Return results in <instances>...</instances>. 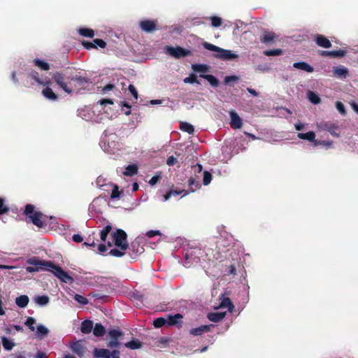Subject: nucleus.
<instances>
[{"label":"nucleus","instance_id":"nucleus-1","mask_svg":"<svg viewBox=\"0 0 358 358\" xmlns=\"http://www.w3.org/2000/svg\"><path fill=\"white\" fill-rule=\"evenodd\" d=\"M27 264L29 265H41L48 267V268H46V271H51L63 282L71 283L74 281L73 278L64 271L62 268L54 264L52 262L40 260L37 257H32L27 260Z\"/></svg>","mask_w":358,"mask_h":358},{"label":"nucleus","instance_id":"nucleus-2","mask_svg":"<svg viewBox=\"0 0 358 358\" xmlns=\"http://www.w3.org/2000/svg\"><path fill=\"white\" fill-rule=\"evenodd\" d=\"M73 71L69 69L53 74L54 81L67 94L72 93L73 85L71 84Z\"/></svg>","mask_w":358,"mask_h":358},{"label":"nucleus","instance_id":"nucleus-3","mask_svg":"<svg viewBox=\"0 0 358 358\" xmlns=\"http://www.w3.org/2000/svg\"><path fill=\"white\" fill-rule=\"evenodd\" d=\"M203 46L208 50L216 52L214 57L224 61L234 59L238 58V55L231 52V51L220 48L214 44L204 42Z\"/></svg>","mask_w":358,"mask_h":358},{"label":"nucleus","instance_id":"nucleus-4","mask_svg":"<svg viewBox=\"0 0 358 358\" xmlns=\"http://www.w3.org/2000/svg\"><path fill=\"white\" fill-rule=\"evenodd\" d=\"M35 206L33 204H27L24 208V215L29 217L35 226L41 228L43 226V214L40 211H35Z\"/></svg>","mask_w":358,"mask_h":358},{"label":"nucleus","instance_id":"nucleus-5","mask_svg":"<svg viewBox=\"0 0 358 358\" xmlns=\"http://www.w3.org/2000/svg\"><path fill=\"white\" fill-rule=\"evenodd\" d=\"M110 341L107 343L109 348H120L122 346V340L124 332L120 329H110L108 333Z\"/></svg>","mask_w":358,"mask_h":358},{"label":"nucleus","instance_id":"nucleus-6","mask_svg":"<svg viewBox=\"0 0 358 358\" xmlns=\"http://www.w3.org/2000/svg\"><path fill=\"white\" fill-rule=\"evenodd\" d=\"M113 244L122 250H127L129 243L127 242V234L121 229H117L112 234Z\"/></svg>","mask_w":358,"mask_h":358},{"label":"nucleus","instance_id":"nucleus-7","mask_svg":"<svg viewBox=\"0 0 358 358\" xmlns=\"http://www.w3.org/2000/svg\"><path fill=\"white\" fill-rule=\"evenodd\" d=\"M165 50L166 53L176 59L192 55V52L190 50L185 49L180 46L173 47L167 45L166 46Z\"/></svg>","mask_w":358,"mask_h":358},{"label":"nucleus","instance_id":"nucleus-8","mask_svg":"<svg viewBox=\"0 0 358 358\" xmlns=\"http://www.w3.org/2000/svg\"><path fill=\"white\" fill-rule=\"evenodd\" d=\"M127 250L130 255H139L144 252L143 238L138 236L130 244Z\"/></svg>","mask_w":358,"mask_h":358},{"label":"nucleus","instance_id":"nucleus-9","mask_svg":"<svg viewBox=\"0 0 358 358\" xmlns=\"http://www.w3.org/2000/svg\"><path fill=\"white\" fill-rule=\"evenodd\" d=\"M89 83L87 78L81 76L78 74L73 73L72 80L71 84L73 85L72 92L79 91L81 88L84 87L86 84Z\"/></svg>","mask_w":358,"mask_h":358},{"label":"nucleus","instance_id":"nucleus-10","mask_svg":"<svg viewBox=\"0 0 358 358\" xmlns=\"http://www.w3.org/2000/svg\"><path fill=\"white\" fill-rule=\"evenodd\" d=\"M319 127L321 130H324V131H327L328 132H329L331 134V135H332L333 136H335V137H338L339 136V134H340V128L339 127L335 124V123H332V122H321L320 124H319Z\"/></svg>","mask_w":358,"mask_h":358},{"label":"nucleus","instance_id":"nucleus-11","mask_svg":"<svg viewBox=\"0 0 358 358\" xmlns=\"http://www.w3.org/2000/svg\"><path fill=\"white\" fill-rule=\"evenodd\" d=\"M139 27L145 32L152 33L157 28V20H144L139 22Z\"/></svg>","mask_w":358,"mask_h":358},{"label":"nucleus","instance_id":"nucleus-12","mask_svg":"<svg viewBox=\"0 0 358 358\" xmlns=\"http://www.w3.org/2000/svg\"><path fill=\"white\" fill-rule=\"evenodd\" d=\"M83 341L80 340L73 342L70 345L71 351L80 357H83L85 353L86 348L83 345Z\"/></svg>","mask_w":358,"mask_h":358},{"label":"nucleus","instance_id":"nucleus-13","mask_svg":"<svg viewBox=\"0 0 358 358\" xmlns=\"http://www.w3.org/2000/svg\"><path fill=\"white\" fill-rule=\"evenodd\" d=\"M231 117L230 126L232 129H241L243 126L242 119L239 117L236 112L231 110L229 112Z\"/></svg>","mask_w":358,"mask_h":358},{"label":"nucleus","instance_id":"nucleus-14","mask_svg":"<svg viewBox=\"0 0 358 358\" xmlns=\"http://www.w3.org/2000/svg\"><path fill=\"white\" fill-rule=\"evenodd\" d=\"M166 325L171 327L175 325L181 326L182 315L180 313H176L175 315H167L165 316Z\"/></svg>","mask_w":358,"mask_h":358},{"label":"nucleus","instance_id":"nucleus-15","mask_svg":"<svg viewBox=\"0 0 358 358\" xmlns=\"http://www.w3.org/2000/svg\"><path fill=\"white\" fill-rule=\"evenodd\" d=\"M212 327V324H208L192 328L189 330V334L194 336H201L204 333L210 331Z\"/></svg>","mask_w":358,"mask_h":358},{"label":"nucleus","instance_id":"nucleus-16","mask_svg":"<svg viewBox=\"0 0 358 358\" xmlns=\"http://www.w3.org/2000/svg\"><path fill=\"white\" fill-rule=\"evenodd\" d=\"M315 41L317 45L324 48H329L331 47V43L330 41L323 35L317 34L315 36Z\"/></svg>","mask_w":358,"mask_h":358},{"label":"nucleus","instance_id":"nucleus-17","mask_svg":"<svg viewBox=\"0 0 358 358\" xmlns=\"http://www.w3.org/2000/svg\"><path fill=\"white\" fill-rule=\"evenodd\" d=\"M297 137L300 139L307 140L308 141L314 142V144L317 145V141L315 140V134L313 131H310L307 133H298Z\"/></svg>","mask_w":358,"mask_h":358},{"label":"nucleus","instance_id":"nucleus-18","mask_svg":"<svg viewBox=\"0 0 358 358\" xmlns=\"http://www.w3.org/2000/svg\"><path fill=\"white\" fill-rule=\"evenodd\" d=\"M293 66L297 69L303 70L308 73H312L314 71L313 67L305 62H295L294 63Z\"/></svg>","mask_w":358,"mask_h":358},{"label":"nucleus","instance_id":"nucleus-19","mask_svg":"<svg viewBox=\"0 0 358 358\" xmlns=\"http://www.w3.org/2000/svg\"><path fill=\"white\" fill-rule=\"evenodd\" d=\"M275 38V34L272 31H264L260 36V41L263 43H268L273 41Z\"/></svg>","mask_w":358,"mask_h":358},{"label":"nucleus","instance_id":"nucleus-20","mask_svg":"<svg viewBox=\"0 0 358 358\" xmlns=\"http://www.w3.org/2000/svg\"><path fill=\"white\" fill-rule=\"evenodd\" d=\"M42 94L49 100L56 101L58 99V96L48 85L42 90Z\"/></svg>","mask_w":358,"mask_h":358},{"label":"nucleus","instance_id":"nucleus-21","mask_svg":"<svg viewBox=\"0 0 358 358\" xmlns=\"http://www.w3.org/2000/svg\"><path fill=\"white\" fill-rule=\"evenodd\" d=\"M93 329V322L85 320L81 323L80 331L83 334H90Z\"/></svg>","mask_w":358,"mask_h":358},{"label":"nucleus","instance_id":"nucleus-22","mask_svg":"<svg viewBox=\"0 0 358 358\" xmlns=\"http://www.w3.org/2000/svg\"><path fill=\"white\" fill-rule=\"evenodd\" d=\"M94 357L96 358H110V350L103 348H95Z\"/></svg>","mask_w":358,"mask_h":358},{"label":"nucleus","instance_id":"nucleus-23","mask_svg":"<svg viewBox=\"0 0 358 358\" xmlns=\"http://www.w3.org/2000/svg\"><path fill=\"white\" fill-rule=\"evenodd\" d=\"M29 77L35 80L39 85H49L50 84V80H43L40 78L39 73L36 71H31L29 73Z\"/></svg>","mask_w":358,"mask_h":358},{"label":"nucleus","instance_id":"nucleus-24","mask_svg":"<svg viewBox=\"0 0 358 358\" xmlns=\"http://www.w3.org/2000/svg\"><path fill=\"white\" fill-rule=\"evenodd\" d=\"M200 78L206 79L213 87H218L220 83L218 79L210 74H200Z\"/></svg>","mask_w":358,"mask_h":358},{"label":"nucleus","instance_id":"nucleus-25","mask_svg":"<svg viewBox=\"0 0 358 358\" xmlns=\"http://www.w3.org/2000/svg\"><path fill=\"white\" fill-rule=\"evenodd\" d=\"M225 317V313H210L207 317L213 322H218Z\"/></svg>","mask_w":358,"mask_h":358},{"label":"nucleus","instance_id":"nucleus-26","mask_svg":"<svg viewBox=\"0 0 358 358\" xmlns=\"http://www.w3.org/2000/svg\"><path fill=\"white\" fill-rule=\"evenodd\" d=\"M29 301V299L27 295H21L15 299V303L19 308L26 307Z\"/></svg>","mask_w":358,"mask_h":358},{"label":"nucleus","instance_id":"nucleus-27","mask_svg":"<svg viewBox=\"0 0 358 358\" xmlns=\"http://www.w3.org/2000/svg\"><path fill=\"white\" fill-rule=\"evenodd\" d=\"M334 73L340 77V78H345L348 75V69L343 66H336L333 70Z\"/></svg>","mask_w":358,"mask_h":358},{"label":"nucleus","instance_id":"nucleus-28","mask_svg":"<svg viewBox=\"0 0 358 358\" xmlns=\"http://www.w3.org/2000/svg\"><path fill=\"white\" fill-rule=\"evenodd\" d=\"M33 63L35 66L43 71H48L50 69V64L48 62L39 59H34L33 60Z\"/></svg>","mask_w":358,"mask_h":358},{"label":"nucleus","instance_id":"nucleus-29","mask_svg":"<svg viewBox=\"0 0 358 358\" xmlns=\"http://www.w3.org/2000/svg\"><path fill=\"white\" fill-rule=\"evenodd\" d=\"M92 329L93 334L96 336H103L106 333V329L101 323H96Z\"/></svg>","mask_w":358,"mask_h":358},{"label":"nucleus","instance_id":"nucleus-30","mask_svg":"<svg viewBox=\"0 0 358 358\" xmlns=\"http://www.w3.org/2000/svg\"><path fill=\"white\" fill-rule=\"evenodd\" d=\"M124 345L126 348L131 350H137L142 347V343L137 339L127 342Z\"/></svg>","mask_w":358,"mask_h":358},{"label":"nucleus","instance_id":"nucleus-31","mask_svg":"<svg viewBox=\"0 0 358 358\" xmlns=\"http://www.w3.org/2000/svg\"><path fill=\"white\" fill-rule=\"evenodd\" d=\"M192 69L197 73H206L209 71V66L206 64H194L192 65Z\"/></svg>","mask_w":358,"mask_h":358},{"label":"nucleus","instance_id":"nucleus-32","mask_svg":"<svg viewBox=\"0 0 358 358\" xmlns=\"http://www.w3.org/2000/svg\"><path fill=\"white\" fill-rule=\"evenodd\" d=\"M78 33L82 36L90 38L94 36V31L90 28H80L78 29Z\"/></svg>","mask_w":358,"mask_h":358},{"label":"nucleus","instance_id":"nucleus-33","mask_svg":"<svg viewBox=\"0 0 358 358\" xmlns=\"http://www.w3.org/2000/svg\"><path fill=\"white\" fill-rule=\"evenodd\" d=\"M182 192H185L184 195H187L188 194L187 191L185 189H173L170 190L169 192H166V194L164 196V200L167 201L169 200L172 195L176 196L180 195Z\"/></svg>","mask_w":358,"mask_h":358},{"label":"nucleus","instance_id":"nucleus-34","mask_svg":"<svg viewBox=\"0 0 358 358\" xmlns=\"http://www.w3.org/2000/svg\"><path fill=\"white\" fill-rule=\"evenodd\" d=\"M138 173V167L135 164L128 165L125 171H124V175L127 176H132Z\"/></svg>","mask_w":358,"mask_h":358},{"label":"nucleus","instance_id":"nucleus-35","mask_svg":"<svg viewBox=\"0 0 358 358\" xmlns=\"http://www.w3.org/2000/svg\"><path fill=\"white\" fill-rule=\"evenodd\" d=\"M112 230V226L110 224H107L100 231V238L103 242L106 241L108 235Z\"/></svg>","mask_w":358,"mask_h":358},{"label":"nucleus","instance_id":"nucleus-36","mask_svg":"<svg viewBox=\"0 0 358 358\" xmlns=\"http://www.w3.org/2000/svg\"><path fill=\"white\" fill-rule=\"evenodd\" d=\"M1 343L6 350H10L15 346V343L5 336L1 338Z\"/></svg>","mask_w":358,"mask_h":358},{"label":"nucleus","instance_id":"nucleus-37","mask_svg":"<svg viewBox=\"0 0 358 358\" xmlns=\"http://www.w3.org/2000/svg\"><path fill=\"white\" fill-rule=\"evenodd\" d=\"M180 129L181 130L188 133L189 134H192L194 131V128L193 125H192L191 124H189L188 122H185L180 123Z\"/></svg>","mask_w":358,"mask_h":358},{"label":"nucleus","instance_id":"nucleus-38","mask_svg":"<svg viewBox=\"0 0 358 358\" xmlns=\"http://www.w3.org/2000/svg\"><path fill=\"white\" fill-rule=\"evenodd\" d=\"M308 98L309 101L313 104H318L321 102V99L319 97V96L312 91H309L308 92Z\"/></svg>","mask_w":358,"mask_h":358},{"label":"nucleus","instance_id":"nucleus-39","mask_svg":"<svg viewBox=\"0 0 358 358\" xmlns=\"http://www.w3.org/2000/svg\"><path fill=\"white\" fill-rule=\"evenodd\" d=\"M49 333V330L47 327L43 326V324H38L37 326V331L36 335L38 337L42 338L45 336H47Z\"/></svg>","mask_w":358,"mask_h":358},{"label":"nucleus","instance_id":"nucleus-40","mask_svg":"<svg viewBox=\"0 0 358 358\" xmlns=\"http://www.w3.org/2000/svg\"><path fill=\"white\" fill-rule=\"evenodd\" d=\"M189 190L194 192L196 189H199L201 185L198 181H196L192 177L188 180Z\"/></svg>","mask_w":358,"mask_h":358},{"label":"nucleus","instance_id":"nucleus-41","mask_svg":"<svg viewBox=\"0 0 358 358\" xmlns=\"http://www.w3.org/2000/svg\"><path fill=\"white\" fill-rule=\"evenodd\" d=\"M220 306L222 308H227L229 310L231 311L234 308V305L229 297H224L222 299Z\"/></svg>","mask_w":358,"mask_h":358},{"label":"nucleus","instance_id":"nucleus-42","mask_svg":"<svg viewBox=\"0 0 358 358\" xmlns=\"http://www.w3.org/2000/svg\"><path fill=\"white\" fill-rule=\"evenodd\" d=\"M127 250H122L121 248H113L111 249L109 252V255L110 256L116 257H121L124 256L126 254Z\"/></svg>","mask_w":358,"mask_h":358},{"label":"nucleus","instance_id":"nucleus-43","mask_svg":"<svg viewBox=\"0 0 358 358\" xmlns=\"http://www.w3.org/2000/svg\"><path fill=\"white\" fill-rule=\"evenodd\" d=\"M50 299L46 295L38 296L35 298V301L38 305L45 306L49 303Z\"/></svg>","mask_w":358,"mask_h":358},{"label":"nucleus","instance_id":"nucleus-44","mask_svg":"<svg viewBox=\"0 0 358 358\" xmlns=\"http://www.w3.org/2000/svg\"><path fill=\"white\" fill-rule=\"evenodd\" d=\"M184 82L185 83H191V84L196 83L199 85L201 84L200 81L197 78L196 75H195L194 73H192L188 77L185 78L184 79Z\"/></svg>","mask_w":358,"mask_h":358},{"label":"nucleus","instance_id":"nucleus-45","mask_svg":"<svg viewBox=\"0 0 358 358\" xmlns=\"http://www.w3.org/2000/svg\"><path fill=\"white\" fill-rule=\"evenodd\" d=\"M282 54V50L281 49L266 50L264 51V55L266 56H278Z\"/></svg>","mask_w":358,"mask_h":358},{"label":"nucleus","instance_id":"nucleus-46","mask_svg":"<svg viewBox=\"0 0 358 358\" xmlns=\"http://www.w3.org/2000/svg\"><path fill=\"white\" fill-rule=\"evenodd\" d=\"M346 51L343 50L329 51V57H343L345 55Z\"/></svg>","mask_w":358,"mask_h":358},{"label":"nucleus","instance_id":"nucleus-47","mask_svg":"<svg viewBox=\"0 0 358 358\" xmlns=\"http://www.w3.org/2000/svg\"><path fill=\"white\" fill-rule=\"evenodd\" d=\"M166 324V317H157L153 321V325L156 328H160L164 325Z\"/></svg>","mask_w":358,"mask_h":358},{"label":"nucleus","instance_id":"nucleus-48","mask_svg":"<svg viewBox=\"0 0 358 358\" xmlns=\"http://www.w3.org/2000/svg\"><path fill=\"white\" fill-rule=\"evenodd\" d=\"M35 266H27L26 268V270L29 273H33L38 271L39 270H46V268H48V267H45V266H41V265H34Z\"/></svg>","mask_w":358,"mask_h":358},{"label":"nucleus","instance_id":"nucleus-49","mask_svg":"<svg viewBox=\"0 0 358 358\" xmlns=\"http://www.w3.org/2000/svg\"><path fill=\"white\" fill-rule=\"evenodd\" d=\"M211 24L213 27H219L222 24V20L220 17L217 16H213L210 17Z\"/></svg>","mask_w":358,"mask_h":358},{"label":"nucleus","instance_id":"nucleus-50","mask_svg":"<svg viewBox=\"0 0 358 358\" xmlns=\"http://www.w3.org/2000/svg\"><path fill=\"white\" fill-rule=\"evenodd\" d=\"M212 180V174L207 171L203 172V183L204 185H208L210 183Z\"/></svg>","mask_w":358,"mask_h":358},{"label":"nucleus","instance_id":"nucleus-51","mask_svg":"<svg viewBox=\"0 0 358 358\" xmlns=\"http://www.w3.org/2000/svg\"><path fill=\"white\" fill-rule=\"evenodd\" d=\"M31 354L27 353L26 352H20L11 355V358H30Z\"/></svg>","mask_w":358,"mask_h":358},{"label":"nucleus","instance_id":"nucleus-52","mask_svg":"<svg viewBox=\"0 0 358 358\" xmlns=\"http://www.w3.org/2000/svg\"><path fill=\"white\" fill-rule=\"evenodd\" d=\"M74 299L77 302H78L79 303H80V304H82L83 306L84 305H87L88 303V302H89L88 299L86 297H85V296H82L80 294H76L74 296Z\"/></svg>","mask_w":358,"mask_h":358},{"label":"nucleus","instance_id":"nucleus-53","mask_svg":"<svg viewBox=\"0 0 358 358\" xmlns=\"http://www.w3.org/2000/svg\"><path fill=\"white\" fill-rule=\"evenodd\" d=\"M36 323V320L34 317H29L25 322V325L29 327V329L34 331L35 330L34 324Z\"/></svg>","mask_w":358,"mask_h":358},{"label":"nucleus","instance_id":"nucleus-54","mask_svg":"<svg viewBox=\"0 0 358 358\" xmlns=\"http://www.w3.org/2000/svg\"><path fill=\"white\" fill-rule=\"evenodd\" d=\"M120 194L121 192L119 190V187L117 185H114L110 194V198L112 199L119 198Z\"/></svg>","mask_w":358,"mask_h":358},{"label":"nucleus","instance_id":"nucleus-55","mask_svg":"<svg viewBox=\"0 0 358 358\" xmlns=\"http://www.w3.org/2000/svg\"><path fill=\"white\" fill-rule=\"evenodd\" d=\"M336 108L341 115H346V110L345 106L341 101H338L336 102Z\"/></svg>","mask_w":358,"mask_h":358},{"label":"nucleus","instance_id":"nucleus-56","mask_svg":"<svg viewBox=\"0 0 358 358\" xmlns=\"http://www.w3.org/2000/svg\"><path fill=\"white\" fill-rule=\"evenodd\" d=\"M4 203V199L0 198V215H3L9 211V208L6 206Z\"/></svg>","mask_w":358,"mask_h":358},{"label":"nucleus","instance_id":"nucleus-57","mask_svg":"<svg viewBox=\"0 0 358 358\" xmlns=\"http://www.w3.org/2000/svg\"><path fill=\"white\" fill-rule=\"evenodd\" d=\"M93 42L96 45V48L97 47L101 48H105L106 47V43L103 39L96 38L93 40Z\"/></svg>","mask_w":358,"mask_h":358},{"label":"nucleus","instance_id":"nucleus-58","mask_svg":"<svg viewBox=\"0 0 358 358\" xmlns=\"http://www.w3.org/2000/svg\"><path fill=\"white\" fill-rule=\"evenodd\" d=\"M82 45L86 50H91L93 48H96V45L94 44V42H89V41H83L82 42Z\"/></svg>","mask_w":358,"mask_h":358},{"label":"nucleus","instance_id":"nucleus-59","mask_svg":"<svg viewBox=\"0 0 358 358\" xmlns=\"http://www.w3.org/2000/svg\"><path fill=\"white\" fill-rule=\"evenodd\" d=\"M128 89H129V92H131V94L134 97V99H138V92H137L136 87H134V85H131V84L129 85Z\"/></svg>","mask_w":358,"mask_h":358},{"label":"nucleus","instance_id":"nucleus-60","mask_svg":"<svg viewBox=\"0 0 358 358\" xmlns=\"http://www.w3.org/2000/svg\"><path fill=\"white\" fill-rule=\"evenodd\" d=\"M238 80V77L236 76H226L224 78V83L226 84L229 83L230 82H235Z\"/></svg>","mask_w":358,"mask_h":358},{"label":"nucleus","instance_id":"nucleus-61","mask_svg":"<svg viewBox=\"0 0 358 358\" xmlns=\"http://www.w3.org/2000/svg\"><path fill=\"white\" fill-rule=\"evenodd\" d=\"M161 235V232L159 230H150L146 233V236L149 238H152L155 236Z\"/></svg>","mask_w":358,"mask_h":358},{"label":"nucleus","instance_id":"nucleus-62","mask_svg":"<svg viewBox=\"0 0 358 358\" xmlns=\"http://www.w3.org/2000/svg\"><path fill=\"white\" fill-rule=\"evenodd\" d=\"M160 179V176L159 175H155L154 176H152L150 180H149V184L152 186L156 185L158 181Z\"/></svg>","mask_w":358,"mask_h":358},{"label":"nucleus","instance_id":"nucleus-63","mask_svg":"<svg viewBox=\"0 0 358 358\" xmlns=\"http://www.w3.org/2000/svg\"><path fill=\"white\" fill-rule=\"evenodd\" d=\"M120 351L115 348L112 350V352H110V358H120Z\"/></svg>","mask_w":358,"mask_h":358},{"label":"nucleus","instance_id":"nucleus-64","mask_svg":"<svg viewBox=\"0 0 358 358\" xmlns=\"http://www.w3.org/2000/svg\"><path fill=\"white\" fill-rule=\"evenodd\" d=\"M176 162H177V159L173 156L169 157L167 160H166V164L169 166H173V165H175L176 164Z\"/></svg>","mask_w":358,"mask_h":358}]
</instances>
